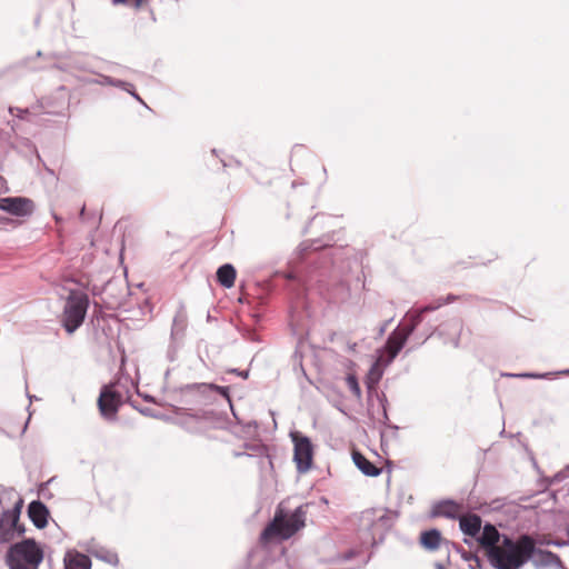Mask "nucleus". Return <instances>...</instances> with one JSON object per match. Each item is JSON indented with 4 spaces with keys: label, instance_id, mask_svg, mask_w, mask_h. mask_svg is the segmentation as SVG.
Returning a JSON list of instances; mask_svg holds the SVG:
<instances>
[{
    "label": "nucleus",
    "instance_id": "21",
    "mask_svg": "<svg viewBox=\"0 0 569 569\" xmlns=\"http://www.w3.org/2000/svg\"><path fill=\"white\" fill-rule=\"evenodd\" d=\"M346 383H347L348 388L350 389V391L352 392V395L357 399H360L361 398V389L358 383L357 377L353 373H349L346 378Z\"/></svg>",
    "mask_w": 569,
    "mask_h": 569
},
{
    "label": "nucleus",
    "instance_id": "14",
    "mask_svg": "<svg viewBox=\"0 0 569 569\" xmlns=\"http://www.w3.org/2000/svg\"><path fill=\"white\" fill-rule=\"evenodd\" d=\"M28 515L37 528L47 526L49 511L41 501H32L28 507Z\"/></svg>",
    "mask_w": 569,
    "mask_h": 569
},
{
    "label": "nucleus",
    "instance_id": "17",
    "mask_svg": "<svg viewBox=\"0 0 569 569\" xmlns=\"http://www.w3.org/2000/svg\"><path fill=\"white\" fill-rule=\"evenodd\" d=\"M236 276V269L229 263L221 266L217 271V280L224 288L234 286Z\"/></svg>",
    "mask_w": 569,
    "mask_h": 569
},
{
    "label": "nucleus",
    "instance_id": "12",
    "mask_svg": "<svg viewBox=\"0 0 569 569\" xmlns=\"http://www.w3.org/2000/svg\"><path fill=\"white\" fill-rule=\"evenodd\" d=\"M481 523V518L476 513L461 515L459 517V526L461 531L472 538L479 536Z\"/></svg>",
    "mask_w": 569,
    "mask_h": 569
},
{
    "label": "nucleus",
    "instance_id": "16",
    "mask_svg": "<svg viewBox=\"0 0 569 569\" xmlns=\"http://www.w3.org/2000/svg\"><path fill=\"white\" fill-rule=\"evenodd\" d=\"M18 522H19V511H17V510L6 511L2 515V518L0 520V529H4L6 535H9L14 531L22 533L23 529L19 528Z\"/></svg>",
    "mask_w": 569,
    "mask_h": 569
},
{
    "label": "nucleus",
    "instance_id": "2",
    "mask_svg": "<svg viewBox=\"0 0 569 569\" xmlns=\"http://www.w3.org/2000/svg\"><path fill=\"white\" fill-rule=\"evenodd\" d=\"M456 299V296L449 295L447 298L439 299L436 305H429L418 310L417 315L412 319V325L410 327L397 329L389 336L385 346V350L377 359L376 366H388L393 361V359L403 348L415 328L423 320V315L426 312L433 311L443 305L455 301Z\"/></svg>",
    "mask_w": 569,
    "mask_h": 569
},
{
    "label": "nucleus",
    "instance_id": "7",
    "mask_svg": "<svg viewBox=\"0 0 569 569\" xmlns=\"http://www.w3.org/2000/svg\"><path fill=\"white\" fill-rule=\"evenodd\" d=\"M293 448V461L299 472L305 473L310 470L313 460V446L310 439L300 432L291 433Z\"/></svg>",
    "mask_w": 569,
    "mask_h": 569
},
{
    "label": "nucleus",
    "instance_id": "19",
    "mask_svg": "<svg viewBox=\"0 0 569 569\" xmlns=\"http://www.w3.org/2000/svg\"><path fill=\"white\" fill-rule=\"evenodd\" d=\"M187 388L190 390L210 389V390H214V391L219 392L220 395H222L224 397H228L227 388L219 387V386L212 385V383H193V385H189Z\"/></svg>",
    "mask_w": 569,
    "mask_h": 569
},
{
    "label": "nucleus",
    "instance_id": "13",
    "mask_svg": "<svg viewBox=\"0 0 569 569\" xmlns=\"http://www.w3.org/2000/svg\"><path fill=\"white\" fill-rule=\"evenodd\" d=\"M64 568L66 569H90L91 568V559L81 552L76 550H69L66 552L64 558Z\"/></svg>",
    "mask_w": 569,
    "mask_h": 569
},
{
    "label": "nucleus",
    "instance_id": "1",
    "mask_svg": "<svg viewBox=\"0 0 569 569\" xmlns=\"http://www.w3.org/2000/svg\"><path fill=\"white\" fill-rule=\"evenodd\" d=\"M533 552V538L522 535L517 540L503 537L501 545L495 548L488 559L496 569L522 567Z\"/></svg>",
    "mask_w": 569,
    "mask_h": 569
},
{
    "label": "nucleus",
    "instance_id": "22",
    "mask_svg": "<svg viewBox=\"0 0 569 569\" xmlns=\"http://www.w3.org/2000/svg\"><path fill=\"white\" fill-rule=\"evenodd\" d=\"M148 3V0H129L127 6H132L134 9H140Z\"/></svg>",
    "mask_w": 569,
    "mask_h": 569
},
{
    "label": "nucleus",
    "instance_id": "10",
    "mask_svg": "<svg viewBox=\"0 0 569 569\" xmlns=\"http://www.w3.org/2000/svg\"><path fill=\"white\" fill-rule=\"evenodd\" d=\"M530 559H532V562L537 568L557 567L561 565V560L556 553L549 550L536 548L535 540L533 552L530 555Z\"/></svg>",
    "mask_w": 569,
    "mask_h": 569
},
{
    "label": "nucleus",
    "instance_id": "5",
    "mask_svg": "<svg viewBox=\"0 0 569 569\" xmlns=\"http://www.w3.org/2000/svg\"><path fill=\"white\" fill-rule=\"evenodd\" d=\"M88 307L89 297L87 293L79 290L70 291L64 305L61 320L64 329L69 333H72L82 325L87 315Z\"/></svg>",
    "mask_w": 569,
    "mask_h": 569
},
{
    "label": "nucleus",
    "instance_id": "3",
    "mask_svg": "<svg viewBox=\"0 0 569 569\" xmlns=\"http://www.w3.org/2000/svg\"><path fill=\"white\" fill-rule=\"evenodd\" d=\"M306 517L307 506H299L291 515H286L281 508H278L273 520L262 531L261 539L263 541L289 539L305 527Z\"/></svg>",
    "mask_w": 569,
    "mask_h": 569
},
{
    "label": "nucleus",
    "instance_id": "11",
    "mask_svg": "<svg viewBox=\"0 0 569 569\" xmlns=\"http://www.w3.org/2000/svg\"><path fill=\"white\" fill-rule=\"evenodd\" d=\"M463 507L452 500H445L437 503L432 509L433 517H446L456 519L461 516Z\"/></svg>",
    "mask_w": 569,
    "mask_h": 569
},
{
    "label": "nucleus",
    "instance_id": "20",
    "mask_svg": "<svg viewBox=\"0 0 569 569\" xmlns=\"http://www.w3.org/2000/svg\"><path fill=\"white\" fill-rule=\"evenodd\" d=\"M383 367L385 366H376V363L372 366V368L370 370V373H369V377H368V381H367V386H368L369 389H373L375 385L381 378L382 371H381L380 368H383Z\"/></svg>",
    "mask_w": 569,
    "mask_h": 569
},
{
    "label": "nucleus",
    "instance_id": "8",
    "mask_svg": "<svg viewBox=\"0 0 569 569\" xmlns=\"http://www.w3.org/2000/svg\"><path fill=\"white\" fill-rule=\"evenodd\" d=\"M0 210L23 218L33 213L34 203L31 199L24 197H6L0 198Z\"/></svg>",
    "mask_w": 569,
    "mask_h": 569
},
{
    "label": "nucleus",
    "instance_id": "9",
    "mask_svg": "<svg viewBox=\"0 0 569 569\" xmlns=\"http://www.w3.org/2000/svg\"><path fill=\"white\" fill-rule=\"evenodd\" d=\"M477 538V541L479 545L486 549L487 557L490 556V553L493 552L495 548H498L500 545H498L500 540V533L497 530V528L493 525L487 523L482 528V532L479 533Z\"/></svg>",
    "mask_w": 569,
    "mask_h": 569
},
{
    "label": "nucleus",
    "instance_id": "4",
    "mask_svg": "<svg viewBox=\"0 0 569 569\" xmlns=\"http://www.w3.org/2000/svg\"><path fill=\"white\" fill-rule=\"evenodd\" d=\"M6 558L10 569H38L43 551L33 540L27 539L11 546Z\"/></svg>",
    "mask_w": 569,
    "mask_h": 569
},
{
    "label": "nucleus",
    "instance_id": "6",
    "mask_svg": "<svg viewBox=\"0 0 569 569\" xmlns=\"http://www.w3.org/2000/svg\"><path fill=\"white\" fill-rule=\"evenodd\" d=\"M122 405V395L116 389V383H109L101 388L98 398V408L107 420H116L119 408Z\"/></svg>",
    "mask_w": 569,
    "mask_h": 569
},
{
    "label": "nucleus",
    "instance_id": "18",
    "mask_svg": "<svg viewBox=\"0 0 569 569\" xmlns=\"http://www.w3.org/2000/svg\"><path fill=\"white\" fill-rule=\"evenodd\" d=\"M441 541L440 532L437 529H431L421 533L420 542L429 550H436L439 548Z\"/></svg>",
    "mask_w": 569,
    "mask_h": 569
},
{
    "label": "nucleus",
    "instance_id": "15",
    "mask_svg": "<svg viewBox=\"0 0 569 569\" xmlns=\"http://www.w3.org/2000/svg\"><path fill=\"white\" fill-rule=\"evenodd\" d=\"M352 460L357 468L368 477H377L381 473V468L376 467L361 452L353 450Z\"/></svg>",
    "mask_w": 569,
    "mask_h": 569
},
{
    "label": "nucleus",
    "instance_id": "23",
    "mask_svg": "<svg viewBox=\"0 0 569 569\" xmlns=\"http://www.w3.org/2000/svg\"><path fill=\"white\" fill-rule=\"evenodd\" d=\"M113 6L128 4L129 0H111Z\"/></svg>",
    "mask_w": 569,
    "mask_h": 569
}]
</instances>
